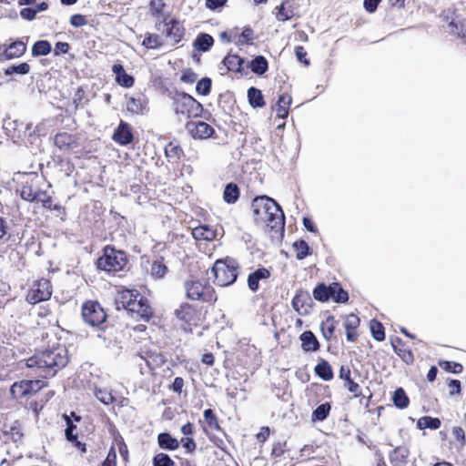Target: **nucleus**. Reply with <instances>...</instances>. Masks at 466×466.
<instances>
[{
    "instance_id": "nucleus-32",
    "label": "nucleus",
    "mask_w": 466,
    "mask_h": 466,
    "mask_svg": "<svg viewBox=\"0 0 466 466\" xmlns=\"http://www.w3.org/2000/svg\"><path fill=\"white\" fill-rule=\"evenodd\" d=\"M243 62L244 60L237 55H228L223 60L227 68L233 72H240Z\"/></svg>"
},
{
    "instance_id": "nucleus-53",
    "label": "nucleus",
    "mask_w": 466,
    "mask_h": 466,
    "mask_svg": "<svg viewBox=\"0 0 466 466\" xmlns=\"http://www.w3.org/2000/svg\"><path fill=\"white\" fill-rule=\"evenodd\" d=\"M20 196L25 200L35 201L37 198V191L34 190L32 186L25 185L21 189Z\"/></svg>"
},
{
    "instance_id": "nucleus-10",
    "label": "nucleus",
    "mask_w": 466,
    "mask_h": 466,
    "mask_svg": "<svg viewBox=\"0 0 466 466\" xmlns=\"http://www.w3.org/2000/svg\"><path fill=\"white\" fill-rule=\"evenodd\" d=\"M26 51V45L23 41H15L9 46H0V61L10 60L22 56Z\"/></svg>"
},
{
    "instance_id": "nucleus-57",
    "label": "nucleus",
    "mask_w": 466,
    "mask_h": 466,
    "mask_svg": "<svg viewBox=\"0 0 466 466\" xmlns=\"http://www.w3.org/2000/svg\"><path fill=\"white\" fill-rule=\"evenodd\" d=\"M441 367L452 373H460L462 371V366L456 362L444 361L443 363H441Z\"/></svg>"
},
{
    "instance_id": "nucleus-12",
    "label": "nucleus",
    "mask_w": 466,
    "mask_h": 466,
    "mask_svg": "<svg viewBox=\"0 0 466 466\" xmlns=\"http://www.w3.org/2000/svg\"><path fill=\"white\" fill-rule=\"evenodd\" d=\"M311 303V298L309 292L299 290L292 299V306L296 311L300 315L309 313V309Z\"/></svg>"
},
{
    "instance_id": "nucleus-4",
    "label": "nucleus",
    "mask_w": 466,
    "mask_h": 466,
    "mask_svg": "<svg viewBox=\"0 0 466 466\" xmlns=\"http://www.w3.org/2000/svg\"><path fill=\"white\" fill-rule=\"evenodd\" d=\"M187 297L192 300H203L206 302L216 301L214 289L206 279L191 278L185 282Z\"/></svg>"
},
{
    "instance_id": "nucleus-15",
    "label": "nucleus",
    "mask_w": 466,
    "mask_h": 466,
    "mask_svg": "<svg viewBox=\"0 0 466 466\" xmlns=\"http://www.w3.org/2000/svg\"><path fill=\"white\" fill-rule=\"evenodd\" d=\"M270 272L266 268H259L250 273L248 277V286L249 289L256 292L259 289V282L268 279Z\"/></svg>"
},
{
    "instance_id": "nucleus-62",
    "label": "nucleus",
    "mask_w": 466,
    "mask_h": 466,
    "mask_svg": "<svg viewBox=\"0 0 466 466\" xmlns=\"http://www.w3.org/2000/svg\"><path fill=\"white\" fill-rule=\"evenodd\" d=\"M37 14V10H35L34 8L25 7L23 8L20 11V15L23 19L32 21L35 18V15Z\"/></svg>"
},
{
    "instance_id": "nucleus-46",
    "label": "nucleus",
    "mask_w": 466,
    "mask_h": 466,
    "mask_svg": "<svg viewBox=\"0 0 466 466\" xmlns=\"http://www.w3.org/2000/svg\"><path fill=\"white\" fill-rule=\"evenodd\" d=\"M30 71V66L27 63H21L17 66H11L5 70L6 76L12 74L26 75Z\"/></svg>"
},
{
    "instance_id": "nucleus-23",
    "label": "nucleus",
    "mask_w": 466,
    "mask_h": 466,
    "mask_svg": "<svg viewBox=\"0 0 466 466\" xmlns=\"http://www.w3.org/2000/svg\"><path fill=\"white\" fill-rule=\"evenodd\" d=\"M31 383H27L26 380H21L15 382L10 389V394L14 399L19 400L28 396V390H30Z\"/></svg>"
},
{
    "instance_id": "nucleus-27",
    "label": "nucleus",
    "mask_w": 466,
    "mask_h": 466,
    "mask_svg": "<svg viewBox=\"0 0 466 466\" xmlns=\"http://www.w3.org/2000/svg\"><path fill=\"white\" fill-rule=\"evenodd\" d=\"M248 98L253 107H262L265 106L263 95L261 91L256 87L252 86L248 90Z\"/></svg>"
},
{
    "instance_id": "nucleus-8",
    "label": "nucleus",
    "mask_w": 466,
    "mask_h": 466,
    "mask_svg": "<svg viewBox=\"0 0 466 466\" xmlns=\"http://www.w3.org/2000/svg\"><path fill=\"white\" fill-rule=\"evenodd\" d=\"M52 289L50 282L47 279H42L37 280L26 296V301L30 304H36L50 299Z\"/></svg>"
},
{
    "instance_id": "nucleus-14",
    "label": "nucleus",
    "mask_w": 466,
    "mask_h": 466,
    "mask_svg": "<svg viewBox=\"0 0 466 466\" xmlns=\"http://www.w3.org/2000/svg\"><path fill=\"white\" fill-rule=\"evenodd\" d=\"M113 139L122 146L130 144L133 141V134L130 126L121 120L119 126L114 132Z\"/></svg>"
},
{
    "instance_id": "nucleus-37",
    "label": "nucleus",
    "mask_w": 466,
    "mask_h": 466,
    "mask_svg": "<svg viewBox=\"0 0 466 466\" xmlns=\"http://www.w3.org/2000/svg\"><path fill=\"white\" fill-rule=\"evenodd\" d=\"M249 66L255 74L262 75L268 70V61L264 56H258L250 62Z\"/></svg>"
},
{
    "instance_id": "nucleus-60",
    "label": "nucleus",
    "mask_w": 466,
    "mask_h": 466,
    "mask_svg": "<svg viewBox=\"0 0 466 466\" xmlns=\"http://www.w3.org/2000/svg\"><path fill=\"white\" fill-rule=\"evenodd\" d=\"M286 451V442H275L272 447L271 455L275 458L281 457Z\"/></svg>"
},
{
    "instance_id": "nucleus-34",
    "label": "nucleus",
    "mask_w": 466,
    "mask_h": 466,
    "mask_svg": "<svg viewBox=\"0 0 466 466\" xmlns=\"http://www.w3.org/2000/svg\"><path fill=\"white\" fill-rule=\"evenodd\" d=\"M55 145L60 149H68L74 144V137L67 133H59L55 137Z\"/></svg>"
},
{
    "instance_id": "nucleus-18",
    "label": "nucleus",
    "mask_w": 466,
    "mask_h": 466,
    "mask_svg": "<svg viewBox=\"0 0 466 466\" xmlns=\"http://www.w3.org/2000/svg\"><path fill=\"white\" fill-rule=\"evenodd\" d=\"M112 71L116 76L117 84L124 87H130L134 85V78L127 74L124 67L120 64H115L112 66Z\"/></svg>"
},
{
    "instance_id": "nucleus-1",
    "label": "nucleus",
    "mask_w": 466,
    "mask_h": 466,
    "mask_svg": "<svg viewBox=\"0 0 466 466\" xmlns=\"http://www.w3.org/2000/svg\"><path fill=\"white\" fill-rule=\"evenodd\" d=\"M68 361L67 349L63 345H58L35 353L26 360L25 364L40 377L46 379L54 377L67 365Z\"/></svg>"
},
{
    "instance_id": "nucleus-58",
    "label": "nucleus",
    "mask_w": 466,
    "mask_h": 466,
    "mask_svg": "<svg viewBox=\"0 0 466 466\" xmlns=\"http://www.w3.org/2000/svg\"><path fill=\"white\" fill-rule=\"evenodd\" d=\"M35 200L41 202L43 207L51 208L52 199L46 192L37 190V198H35Z\"/></svg>"
},
{
    "instance_id": "nucleus-22",
    "label": "nucleus",
    "mask_w": 466,
    "mask_h": 466,
    "mask_svg": "<svg viewBox=\"0 0 466 466\" xmlns=\"http://www.w3.org/2000/svg\"><path fill=\"white\" fill-rule=\"evenodd\" d=\"M292 102V98L289 94H283L279 97L278 103L276 105V112L277 116L279 118H286L289 115V107Z\"/></svg>"
},
{
    "instance_id": "nucleus-56",
    "label": "nucleus",
    "mask_w": 466,
    "mask_h": 466,
    "mask_svg": "<svg viewBox=\"0 0 466 466\" xmlns=\"http://www.w3.org/2000/svg\"><path fill=\"white\" fill-rule=\"evenodd\" d=\"M253 41V30L251 28H245L238 37V44H252Z\"/></svg>"
},
{
    "instance_id": "nucleus-29",
    "label": "nucleus",
    "mask_w": 466,
    "mask_h": 466,
    "mask_svg": "<svg viewBox=\"0 0 466 466\" xmlns=\"http://www.w3.org/2000/svg\"><path fill=\"white\" fill-rule=\"evenodd\" d=\"M157 441L162 449L174 451L178 448V441L168 433H160Z\"/></svg>"
},
{
    "instance_id": "nucleus-21",
    "label": "nucleus",
    "mask_w": 466,
    "mask_h": 466,
    "mask_svg": "<svg viewBox=\"0 0 466 466\" xmlns=\"http://www.w3.org/2000/svg\"><path fill=\"white\" fill-rule=\"evenodd\" d=\"M300 340L304 351H316L319 348V341L311 331H304L300 335Z\"/></svg>"
},
{
    "instance_id": "nucleus-36",
    "label": "nucleus",
    "mask_w": 466,
    "mask_h": 466,
    "mask_svg": "<svg viewBox=\"0 0 466 466\" xmlns=\"http://www.w3.org/2000/svg\"><path fill=\"white\" fill-rule=\"evenodd\" d=\"M52 50L51 45L46 40H39L36 41L32 47V56H46Z\"/></svg>"
},
{
    "instance_id": "nucleus-64",
    "label": "nucleus",
    "mask_w": 466,
    "mask_h": 466,
    "mask_svg": "<svg viewBox=\"0 0 466 466\" xmlns=\"http://www.w3.org/2000/svg\"><path fill=\"white\" fill-rule=\"evenodd\" d=\"M180 78L184 83L192 84L197 80L198 76L193 71L187 70L182 74Z\"/></svg>"
},
{
    "instance_id": "nucleus-51",
    "label": "nucleus",
    "mask_w": 466,
    "mask_h": 466,
    "mask_svg": "<svg viewBox=\"0 0 466 466\" xmlns=\"http://www.w3.org/2000/svg\"><path fill=\"white\" fill-rule=\"evenodd\" d=\"M139 297V293L135 290L126 289L120 294L121 303L127 309V302H133L134 299Z\"/></svg>"
},
{
    "instance_id": "nucleus-19",
    "label": "nucleus",
    "mask_w": 466,
    "mask_h": 466,
    "mask_svg": "<svg viewBox=\"0 0 466 466\" xmlns=\"http://www.w3.org/2000/svg\"><path fill=\"white\" fill-rule=\"evenodd\" d=\"M192 236L197 240H213L216 236V230L207 225H201L192 229Z\"/></svg>"
},
{
    "instance_id": "nucleus-13",
    "label": "nucleus",
    "mask_w": 466,
    "mask_h": 466,
    "mask_svg": "<svg viewBox=\"0 0 466 466\" xmlns=\"http://www.w3.org/2000/svg\"><path fill=\"white\" fill-rule=\"evenodd\" d=\"M166 4L163 0H151L149 4V13L156 18V27L157 30H162V23H166L167 18L164 13Z\"/></svg>"
},
{
    "instance_id": "nucleus-31",
    "label": "nucleus",
    "mask_w": 466,
    "mask_h": 466,
    "mask_svg": "<svg viewBox=\"0 0 466 466\" xmlns=\"http://www.w3.org/2000/svg\"><path fill=\"white\" fill-rule=\"evenodd\" d=\"M330 298L338 303H344L349 299L348 293L338 283L330 285Z\"/></svg>"
},
{
    "instance_id": "nucleus-38",
    "label": "nucleus",
    "mask_w": 466,
    "mask_h": 466,
    "mask_svg": "<svg viewBox=\"0 0 466 466\" xmlns=\"http://www.w3.org/2000/svg\"><path fill=\"white\" fill-rule=\"evenodd\" d=\"M336 328V321L333 317H328L320 325V329L326 339H329Z\"/></svg>"
},
{
    "instance_id": "nucleus-63",
    "label": "nucleus",
    "mask_w": 466,
    "mask_h": 466,
    "mask_svg": "<svg viewBox=\"0 0 466 466\" xmlns=\"http://www.w3.org/2000/svg\"><path fill=\"white\" fill-rule=\"evenodd\" d=\"M70 49V46L66 42H57L55 46L54 54L59 56L61 54H67Z\"/></svg>"
},
{
    "instance_id": "nucleus-24",
    "label": "nucleus",
    "mask_w": 466,
    "mask_h": 466,
    "mask_svg": "<svg viewBox=\"0 0 466 466\" xmlns=\"http://www.w3.org/2000/svg\"><path fill=\"white\" fill-rule=\"evenodd\" d=\"M165 155L168 161L176 162L183 155V150L180 146L174 142H169L165 147Z\"/></svg>"
},
{
    "instance_id": "nucleus-43",
    "label": "nucleus",
    "mask_w": 466,
    "mask_h": 466,
    "mask_svg": "<svg viewBox=\"0 0 466 466\" xmlns=\"http://www.w3.org/2000/svg\"><path fill=\"white\" fill-rule=\"evenodd\" d=\"M205 422L207 423L209 430L219 431L220 427L217 416L214 414L211 409L204 410L203 413Z\"/></svg>"
},
{
    "instance_id": "nucleus-11",
    "label": "nucleus",
    "mask_w": 466,
    "mask_h": 466,
    "mask_svg": "<svg viewBox=\"0 0 466 466\" xmlns=\"http://www.w3.org/2000/svg\"><path fill=\"white\" fill-rule=\"evenodd\" d=\"M127 310L132 313H136L144 320H148L152 316V309L148 305L147 300L140 294L138 298L134 299L133 302H127Z\"/></svg>"
},
{
    "instance_id": "nucleus-59",
    "label": "nucleus",
    "mask_w": 466,
    "mask_h": 466,
    "mask_svg": "<svg viewBox=\"0 0 466 466\" xmlns=\"http://www.w3.org/2000/svg\"><path fill=\"white\" fill-rule=\"evenodd\" d=\"M70 24L74 27H81L87 24V20L85 15H80V14H76L71 16Z\"/></svg>"
},
{
    "instance_id": "nucleus-55",
    "label": "nucleus",
    "mask_w": 466,
    "mask_h": 466,
    "mask_svg": "<svg viewBox=\"0 0 466 466\" xmlns=\"http://www.w3.org/2000/svg\"><path fill=\"white\" fill-rule=\"evenodd\" d=\"M360 325V319L354 314H350L346 317L344 327L346 330H356Z\"/></svg>"
},
{
    "instance_id": "nucleus-50",
    "label": "nucleus",
    "mask_w": 466,
    "mask_h": 466,
    "mask_svg": "<svg viewBox=\"0 0 466 466\" xmlns=\"http://www.w3.org/2000/svg\"><path fill=\"white\" fill-rule=\"evenodd\" d=\"M127 108L129 112L140 114L143 112L144 105L140 98L131 97L127 104Z\"/></svg>"
},
{
    "instance_id": "nucleus-9",
    "label": "nucleus",
    "mask_w": 466,
    "mask_h": 466,
    "mask_svg": "<svg viewBox=\"0 0 466 466\" xmlns=\"http://www.w3.org/2000/svg\"><path fill=\"white\" fill-rule=\"evenodd\" d=\"M186 129L194 139L208 138L215 132L210 125L203 121H189L186 125Z\"/></svg>"
},
{
    "instance_id": "nucleus-61",
    "label": "nucleus",
    "mask_w": 466,
    "mask_h": 466,
    "mask_svg": "<svg viewBox=\"0 0 466 466\" xmlns=\"http://www.w3.org/2000/svg\"><path fill=\"white\" fill-rule=\"evenodd\" d=\"M27 383H31L30 390H28V396L36 393L43 387L46 385L44 380H26Z\"/></svg>"
},
{
    "instance_id": "nucleus-5",
    "label": "nucleus",
    "mask_w": 466,
    "mask_h": 466,
    "mask_svg": "<svg viewBox=\"0 0 466 466\" xmlns=\"http://www.w3.org/2000/svg\"><path fill=\"white\" fill-rule=\"evenodd\" d=\"M127 264L126 254L110 246L104 248L103 255L97 259V268L106 272H117Z\"/></svg>"
},
{
    "instance_id": "nucleus-39",
    "label": "nucleus",
    "mask_w": 466,
    "mask_h": 466,
    "mask_svg": "<svg viewBox=\"0 0 466 466\" xmlns=\"http://www.w3.org/2000/svg\"><path fill=\"white\" fill-rule=\"evenodd\" d=\"M313 297L319 301H327L330 299V286L327 287L324 284L318 285L313 290Z\"/></svg>"
},
{
    "instance_id": "nucleus-16",
    "label": "nucleus",
    "mask_w": 466,
    "mask_h": 466,
    "mask_svg": "<svg viewBox=\"0 0 466 466\" xmlns=\"http://www.w3.org/2000/svg\"><path fill=\"white\" fill-rule=\"evenodd\" d=\"M162 26L166 29V35L175 42H179L184 35L183 26L175 19L167 21V18L166 23H162Z\"/></svg>"
},
{
    "instance_id": "nucleus-30",
    "label": "nucleus",
    "mask_w": 466,
    "mask_h": 466,
    "mask_svg": "<svg viewBox=\"0 0 466 466\" xmlns=\"http://www.w3.org/2000/svg\"><path fill=\"white\" fill-rule=\"evenodd\" d=\"M331 406L329 402L320 404L312 412V421H323L326 420L330 412Z\"/></svg>"
},
{
    "instance_id": "nucleus-47",
    "label": "nucleus",
    "mask_w": 466,
    "mask_h": 466,
    "mask_svg": "<svg viewBox=\"0 0 466 466\" xmlns=\"http://www.w3.org/2000/svg\"><path fill=\"white\" fill-rule=\"evenodd\" d=\"M167 269V267L161 261L156 260L151 264L150 273L152 277L160 279L166 274Z\"/></svg>"
},
{
    "instance_id": "nucleus-35",
    "label": "nucleus",
    "mask_w": 466,
    "mask_h": 466,
    "mask_svg": "<svg viewBox=\"0 0 466 466\" xmlns=\"http://www.w3.org/2000/svg\"><path fill=\"white\" fill-rule=\"evenodd\" d=\"M441 426V420L438 418H432L430 416H424L419 419L417 427L420 430L431 429L437 430Z\"/></svg>"
},
{
    "instance_id": "nucleus-45",
    "label": "nucleus",
    "mask_w": 466,
    "mask_h": 466,
    "mask_svg": "<svg viewBox=\"0 0 466 466\" xmlns=\"http://www.w3.org/2000/svg\"><path fill=\"white\" fill-rule=\"evenodd\" d=\"M370 331H371L372 337L376 340H378V341L384 340V339H385L384 328L380 322H379L375 319H372L370 321Z\"/></svg>"
},
{
    "instance_id": "nucleus-42",
    "label": "nucleus",
    "mask_w": 466,
    "mask_h": 466,
    "mask_svg": "<svg viewBox=\"0 0 466 466\" xmlns=\"http://www.w3.org/2000/svg\"><path fill=\"white\" fill-rule=\"evenodd\" d=\"M96 398L105 405L112 404L115 400L111 391L106 389L96 388L95 389Z\"/></svg>"
},
{
    "instance_id": "nucleus-6",
    "label": "nucleus",
    "mask_w": 466,
    "mask_h": 466,
    "mask_svg": "<svg viewBox=\"0 0 466 466\" xmlns=\"http://www.w3.org/2000/svg\"><path fill=\"white\" fill-rule=\"evenodd\" d=\"M202 109L201 104L188 94L180 93L174 97V110L177 116L196 117L201 114Z\"/></svg>"
},
{
    "instance_id": "nucleus-54",
    "label": "nucleus",
    "mask_w": 466,
    "mask_h": 466,
    "mask_svg": "<svg viewBox=\"0 0 466 466\" xmlns=\"http://www.w3.org/2000/svg\"><path fill=\"white\" fill-rule=\"evenodd\" d=\"M66 421V437L69 441H76L77 439V433L75 432L76 430V427L73 424L70 418L68 416H65Z\"/></svg>"
},
{
    "instance_id": "nucleus-44",
    "label": "nucleus",
    "mask_w": 466,
    "mask_h": 466,
    "mask_svg": "<svg viewBox=\"0 0 466 466\" xmlns=\"http://www.w3.org/2000/svg\"><path fill=\"white\" fill-rule=\"evenodd\" d=\"M410 455V451L405 446L397 447L390 455L392 461L404 463Z\"/></svg>"
},
{
    "instance_id": "nucleus-17",
    "label": "nucleus",
    "mask_w": 466,
    "mask_h": 466,
    "mask_svg": "<svg viewBox=\"0 0 466 466\" xmlns=\"http://www.w3.org/2000/svg\"><path fill=\"white\" fill-rule=\"evenodd\" d=\"M4 436L5 441H12L15 444V447L18 448L24 436L21 424L15 421L10 426H5Z\"/></svg>"
},
{
    "instance_id": "nucleus-52",
    "label": "nucleus",
    "mask_w": 466,
    "mask_h": 466,
    "mask_svg": "<svg viewBox=\"0 0 466 466\" xmlns=\"http://www.w3.org/2000/svg\"><path fill=\"white\" fill-rule=\"evenodd\" d=\"M147 48H157L161 46L160 38L157 35L149 34L142 42Z\"/></svg>"
},
{
    "instance_id": "nucleus-20",
    "label": "nucleus",
    "mask_w": 466,
    "mask_h": 466,
    "mask_svg": "<svg viewBox=\"0 0 466 466\" xmlns=\"http://www.w3.org/2000/svg\"><path fill=\"white\" fill-rule=\"evenodd\" d=\"M295 15V7L292 1H284L278 8L276 17L279 21L284 22L291 19Z\"/></svg>"
},
{
    "instance_id": "nucleus-26",
    "label": "nucleus",
    "mask_w": 466,
    "mask_h": 466,
    "mask_svg": "<svg viewBox=\"0 0 466 466\" xmlns=\"http://www.w3.org/2000/svg\"><path fill=\"white\" fill-rule=\"evenodd\" d=\"M239 198V189L234 183L226 186L223 192V199L228 204H234Z\"/></svg>"
},
{
    "instance_id": "nucleus-49",
    "label": "nucleus",
    "mask_w": 466,
    "mask_h": 466,
    "mask_svg": "<svg viewBox=\"0 0 466 466\" xmlns=\"http://www.w3.org/2000/svg\"><path fill=\"white\" fill-rule=\"evenodd\" d=\"M153 466H175V462L165 453H158L153 458Z\"/></svg>"
},
{
    "instance_id": "nucleus-3",
    "label": "nucleus",
    "mask_w": 466,
    "mask_h": 466,
    "mask_svg": "<svg viewBox=\"0 0 466 466\" xmlns=\"http://www.w3.org/2000/svg\"><path fill=\"white\" fill-rule=\"evenodd\" d=\"M238 263L232 258L218 259L211 269L214 282L220 287L233 284L238 278Z\"/></svg>"
},
{
    "instance_id": "nucleus-28",
    "label": "nucleus",
    "mask_w": 466,
    "mask_h": 466,
    "mask_svg": "<svg viewBox=\"0 0 466 466\" xmlns=\"http://www.w3.org/2000/svg\"><path fill=\"white\" fill-rule=\"evenodd\" d=\"M394 405L399 409H406L410 404L409 397L402 388H398L392 396Z\"/></svg>"
},
{
    "instance_id": "nucleus-48",
    "label": "nucleus",
    "mask_w": 466,
    "mask_h": 466,
    "mask_svg": "<svg viewBox=\"0 0 466 466\" xmlns=\"http://www.w3.org/2000/svg\"><path fill=\"white\" fill-rule=\"evenodd\" d=\"M211 88V80L208 77H204L197 83L196 91L202 96H208Z\"/></svg>"
},
{
    "instance_id": "nucleus-7",
    "label": "nucleus",
    "mask_w": 466,
    "mask_h": 466,
    "mask_svg": "<svg viewBox=\"0 0 466 466\" xmlns=\"http://www.w3.org/2000/svg\"><path fill=\"white\" fill-rule=\"evenodd\" d=\"M82 317L90 326L102 324L106 318L103 308L96 301H87L82 307Z\"/></svg>"
},
{
    "instance_id": "nucleus-2",
    "label": "nucleus",
    "mask_w": 466,
    "mask_h": 466,
    "mask_svg": "<svg viewBox=\"0 0 466 466\" xmlns=\"http://www.w3.org/2000/svg\"><path fill=\"white\" fill-rule=\"evenodd\" d=\"M254 220L271 228L284 226V213L279 205L267 196L257 197L251 204Z\"/></svg>"
},
{
    "instance_id": "nucleus-40",
    "label": "nucleus",
    "mask_w": 466,
    "mask_h": 466,
    "mask_svg": "<svg viewBox=\"0 0 466 466\" xmlns=\"http://www.w3.org/2000/svg\"><path fill=\"white\" fill-rule=\"evenodd\" d=\"M293 248L296 251V258L299 260L305 258L309 254V247L304 240L295 241Z\"/></svg>"
},
{
    "instance_id": "nucleus-33",
    "label": "nucleus",
    "mask_w": 466,
    "mask_h": 466,
    "mask_svg": "<svg viewBox=\"0 0 466 466\" xmlns=\"http://www.w3.org/2000/svg\"><path fill=\"white\" fill-rule=\"evenodd\" d=\"M315 372L319 378L326 381L333 378L331 367L326 360H322L315 367Z\"/></svg>"
},
{
    "instance_id": "nucleus-41",
    "label": "nucleus",
    "mask_w": 466,
    "mask_h": 466,
    "mask_svg": "<svg viewBox=\"0 0 466 466\" xmlns=\"http://www.w3.org/2000/svg\"><path fill=\"white\" fill-rule=\"evenodd\" d=\"M193 309L187 304L181 305L176 309L177 319L185 322H190L193 318Z\"/></svg>"
},
{
    "instance_id": "nucleus-25",
    "label": "nucleus",
    "mask_w": 466,
    "mask_h": 466,
    "mask_svg": "<svg viewBox=\"0 0 466 466\" xmlns=\"http://www.w3.org/2000/svg\"><path fill=\"white\" fill-rule=\"evenodd\" d=\"M214 39L208 34H200L194 42V47L202 52L208 51L213 45Z\"/></svg>"
}]
</instances>
